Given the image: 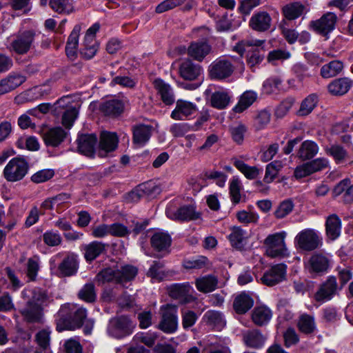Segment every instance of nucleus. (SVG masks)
Here are the masks:
<instances>
[{"mask_svg":"<svg viewBox=\"0 0 353 353\" xmlns=\"http://www.w3.org/2000/svg\"><path fill=\"white\" fill-rule=\"evenodd\" d=\"M87 317V310L84 307L75 309L69 304L63 305L59 309L57 318V330H74L81 327Z\"/></svg>","mask_w":353,"mask_h":353,"instance_id":"1","label":"nucleus"},{"mask_svg":"<svg viewBox=\"0 0 353 353\" xmlns=\"http://www.w3.org/2000/svg\"><path fill=\"white\" fill-rule=\"evenodd\" d=\"M264 43V40L244 39L236 44L234 50L240 55L241 58L245 52H247L248 65L253 68L260 64L265 57V50L262 47Z\"/></svg>","mask_w":353,"mask_h":353,"instance_id":"2","label":"nucleus"},{"mask_svg":"<svg viewBox=\"0 0 353 353\" xmlns=\"http://www.w3.org/2000/svg\"><path fill=\"white\" fill-rule=\"evenodd\" d=\"M46 293L41 289H34L31 298L20 310L24 320L29 323H39L43 316V304L47 300Z\"/></svg>","mask_w":353,"mask_h":353,"instance_id":"3","label":"nucleus"},{"mask_svg":"<svg viewBox=\"0 0 353 353\" xmlns=\"http://www.w3.org/2000/svg\"><path fill=\"white\" fill-rule=\"evenodd\" d=\"M232 59V57L223 56L212 61L208 67L210 79L221 81L231 77L235 70Z\"/></svg>","mask_w":353,"mask_h":353,"instance_id":"4","label":"nucleus"},{"mask_svg":"<svg viewBox=\"0 0 353 353\" xmlns=\"http://www.w3.org/2000/svg\"><path fill=\"white\" fill-rule=\"evenodd\" d=\"M135 327L134 324L126 316H118L110 319L107 332L108 334L116 339H122L130 335Z\"/></svg>","mask_w":353,"mask_h":353,"instance_id":"5","label":"nucleus"},{"mask_svg":"<svg viewBox=\"0 0 353 353\" xmlns=\"http://www.w3.org/2000/svg\"><path fill=\"white\" fill-rule=\"evenodd\" d=\"M28 168V163L25 159L20 157H14L5 167L3 176L8 181H19L26 175Z\"/></svg>","mask_w":353,"mask_h":353,"instance_id":"6","label":"nucleus"},{"mask_svg":"<svg viewBox=\"0 0 353 353\" xmlns=\"http://www.w3.org/2000/svg\"><path fill=\"white\" fill-rule=\"evenodd\" d=\"M294 241L298 248L306 252L313 251L322 245L321 238L312 229H305L301 231L296 236Z\"/></svg>","mask_w":353,"mask_h":353,"instance_id":"7","label":"nucleus"},{"mask_svg":"<svg viewBox=\"0 0 353 353\" xmlns=\"http://www.w3.org/2000/svg\"><path fill=\"white\" fill-rule=\"evenodd\" d=\"M161 320L158 327L165 333H173L177 329V307L171 304L163 305L160 308Z\"/></svg>","mask_w":353,"mask_h":353,"instance_id":"8","label":"nucleus"},{"mask_svg":"<svg viewBox=\"0 0 353 353\" xmlns=\"http://www.w3.org/2000/svg\"><path fill=\"white\" fill-rule=\"evenodd\" d=\"M286 234L278 232L268 236L264 243L267 246V255L272 257H283L286 255L287 248L285 243Z\"/></svg>","mask_w":353,"mask_h":353,"instance_id":"9","label":"nucleus"},{"mask_svg":"<svg viewBox=\"0 0 353 353\" xmlns=\"http://www.w3.org/2000/svg\"><path fill=\"white\" fill-rule=\"evenodd\" d=\"M168 291L169 296L181 304L190 303L196 299L192 294L193 289L188 283L172 284L168 288Z\"/></svg>","mask_w":353,"mask_h":353,"instance_id":"10","label":"nucleus"},{"mask_svg":"<svg viewBox=\"0 0 353 353\" xmlns=\"http://www.w3.org/2000/svg\"><path fill=\"white\" fill-rule=\"evenodd\" d=\"M35 37L32 30L19 33L10 43L11 50L18 54H26L33 47Z\"/></svg>","mask_w":353,"mask_h":353,"instance_id":"11","label":"nucleus"},{"mask_svg":"<svg viewBox=\"0 0 353 353\" xmlns=\"http://www.w3.org/2000/svg\"><path fill=\"white\" fill-rule=\"evenodd\" d=\"M337 21L336 15L333 12H327L320 19L312 21L310 28L321 36L326 37L335 28Z\"/></svg>","mask_w":353,"mask_h":353,"instance_id":"12","label":"nucleus"},{"mask_svg":"<svg viewBox=\"0 0 353 353\" xmlns=\"http://www.w3.org/2000/svg\"><path fill=\"white\" fill-rule=\"evenodd\" d=\"M286 269L287 266L283 263L273 265L264 272L261 278V283L267 286H274L281 283L285 279Z\"/></svg>","mask_w":353,"mask_h":353,"instance_id":"13","label":"nucleus"},{"mask_svg":"<svg viewBox=\"0 0 353 353\" xmlns=\"http://www.w3.org/2000/svg\"><path fill=\"white\" fill-rule=\"evenodd\" d=\"M337 290L336 279L334 276H330L315 293L314 298L316 301L323 302L330 300Z\"/></svg>","mask_w":353,"mask_h":353,"instance_id":"14","label":"nucleus"},{"mask_svg":"<svg viewBox=\"0 0 353 353\" xmlns=\"http://www.w3.org/2000/svg\"><path fill=\"white\" fill-rule=\"evenodd\" d=\"M212 50L211 46L203 41L192 42L187 49L189 57L197 61H202Z\"/></svg>","mask_w":353,"mask_h":353,"instance_id":"15","label":"nucleus"},{"mask_svg":"<svg viewBox=\"0 0 353 353\" xmlns=\"http://www.w3.org/2000/svg\"><path fill=\"white\" fill-rule=\"evenodd\" d=\"M203 71L202 67L190 59H185L179 66L180 76L188 81L196 79Z\"/></svg>","mask_w":353,"mask_h":353,"instance_id":"16","label":"nucleus"},{"mask_svg":"<svg viewBox=\"0 0 353 353\" xmlns=\"http://www.w3.org/2000/svg\"><path fill=\"white\" fill-rule=\"evenodd\" d=\"M99 110L105 116L117 117L123 113L124 103L119 99L107 100L100 104Z\"/></svg>","mask_w":353,"mask_h":353,"instance_id":"17","label":"nucleus"},{"mask_svg":"<svg viewBox=\"0 0 353 353\" xmlns=\"http://www.w3.org/2000/svg\"><path fill=\"white\" fill-rule=\"evenodd\" d=\"M97 141V136L94 134L80 135L77 139L79 152L88 157L93 156Z\"/></svg>","mask_w":353,"mask_h":353,"instance_id":"18","label":"nucleus"},{"mask_svg":"<svg viewBox=\"0 0 353 353\" xmlns=\"http://www.w3.org/2000/svg\"><path fill=\"white\" fill-rule=\"evenodd\" d=\"M25 81L26 77L20 74H10L0 81V96L16 89Z\"/></svg>","mask_w":353,"mask_h":353,"instance_id":"19","label":"nucleus"},{"mask_svg":"<svg viewBox=\"0 0 353 353\" xmlns=\"http://www.w3.org/2000/svg\"><path fill=\"white\" fill-rule=\"evenodd\" d=\"M65 137L66 132L61 127L50 128L43 134L46 145L54 148L59 146Z\"/></svg>","mask_w":353,"mask_h":353,"instance_id":"20","label":"nucleus"},{"mask_svg":"<svg viewBox=\"0 0 353 353\" xmlns=\"http://www.w3.org/2000/svg\"><path fill=\"white\" fill-rule=\"evenodd\" d=\"M308 263L310 272L317 274L326 272L330 266L328 258L325 255L320 253L312 254Z\"/></svg>","mask_w":353,"mask_h":353,"instance_id":"21","label":"nucleus"},{"mask_svg":"<svg viewBox=\"0 0 353 353\" xmlns=\"http://www.w3.org/2000/svg\"><path fill=\"white\" fill-rule=\"evenodd\" d=\"M151 125L139 124L132 128V141L139 146L144 145L150 139L152 134Z\"/></svg>","mask_w":353,"mask_h":353,"instance_id":"22","label":"nucleus"},{"mask_svg":"<svg viewBox=\"0 0 353 353\" xmlns=\"http://www.w3.org/2000/svg\"><path fill=\"white\" fill-rule=\"evenodd\" d=\"M272 19L266 12H260L254 14L250 20V26L254 30L264 32L271 26Z\"/></svg>","mask_w":353,"mask_h":353,"instance_id":"23","label":"nucleus"},{"mask_svg":"<svg viewBox=\"0 0 353 353\" xmlns=\"http://www.w3.org/2000/svg\"><path fill=\"white\" fill-rule=\"evenodd\" d=\"M108 244L94 241L83 246L84 257L86 261L92 262L99 256L105 252Z\"/></svg>","mask_w":353,"mask_h":353,"instance_id":"24","label":"nucleus"},{"mask_svg":"<svg viewBox=\"0 0 353 353\" xmlns=\"http://www.w3.org/2000/svg\"><path fill=\"white\" fill-rule=\"evenodd\" d=\"M81 30V25L77 24L68 37L65 46V52L68 57L70 59H74L77 57V50L79 46V37Z\"/></svg>","mask_w":353,"mask_h":353,"instance_id":"25","label":"nucleus"},{"mask_svg":"<svg viewBox=\"0 0 353 353\" xmlns=\"http://www.w3.org/2000/svg\"><path fill=\"white\" fill-rule=\"evenodd\" d=\"M196 111V105L193 103L178 100L176 103L175 109L171 113V117L174 120H183Z\"/></svg>","mask_w":353,"mask_h":353,"instance_id":"26","label":"nucleus"},{"mask_svg":"<svg viewBox=\"0 0 353 353\" xmlns=\"http://www.w3.org/2000/svg\"><path fill=\"white\" fill-rule=\"evenodd\" d=\"M172 239L165 232H155L150 239L152 248L157 252H167L171 245Z\"/></svg>","mask_w":353,"mask_h":353,"instance_id":"27","label":"nucleus"},{"mask_svg":"<svg viewBox=\"0 0 353 353\" xmlns=\"http://www.w3.org/2000/svg\"><path fill=\"white\" fill-rule=\"evenodd\" d=\"M254 305V299L245 292L237 295L233 301V309L238 314H244Z\"/></svg>","mask_w":353,"mask_h":353,"instance_id":"28","label":"nucleus"},{"mask_svg":"<svg viewBox=\"0 0 353 353\" xmlns=\"http://www.w3.org/2000/svg\"><path fill=\"white\" fill-rule=\"evenodd\" d=\"M265 336L257 329L247 330L243 334L245 344L252 348H259L263 345Z\"/></svg>","mask_w":353,"mask_h":353,"instance_id":"29","label":"nucleus"},{"mask_svg":"<svg viewBox=\"0 0 353 353\" xmlns=\"http://www.w3.org/2000/svg\"><path fill=\"white\" fill-rule=\"evenodd\" d=\"M79 268L78 261L73 255L67 256L59 265L58 272L61 276H70L75 274Z\"/></svg>","mask_w":353,"mask_h":353,"instance_id":"30","label":"nucleus"},{"mask_svg":"<svg viewBox=\"0 0 353 353\" xmlns=\"http://www.w3.org/2000/svg\"><path fill=\"white\" fill-rule=\"evenodd\" d=\"M341 230V221L336 214L327 216L325 221L326 235L330 240L336 239Z\"/></svg>","mask_w":353,"mask_h":353,"instance_id":"31","label":"nucleus"},{"mask_svg":"<svg viewBox=\"0 0 353 353\" xmlns=\"http://www.w3.org/2000/svg\"><path fill=\"white\" fill-rule=\"evenodd\" d=\"M352 85V81L346 77L339 78L329 83L327 89L332 95H343Z\"/></svg>","mask_w":353,"mask_h":353,"instance_id":"32","label":"nucleus"},{"mask_svg":"<svg viewBox=\"0 0 353 353\" xmlns=\"http://www.w3.org/2000/svg\"><path fill=\"white\" fill-rule=\"evenodd\" d=\"M272 312L265 305L257 306L252 312V320L258 326L266 325L272 319Z\"/></svg>","mask_w":353,"mask_h":353,"instance_id":"33","label":"nucleus"},{"mask_svg":"<svg viewBox=\"0 0 353 353\" xmlns=\"http://www.w3.org/2000/svg\"><path fill=\"white\" fill-rule=\"evenodd\" d=\"M154 85L165 105H170L174 103V96L170 85L161 79H156L154 81Z\"/></svg>","mask_w":353,"mask_h":353,"instance_id":"34","label":"nucleus"},{"mask_svg":"<svg viewBox=\"0 0 353 353\" xmlns=\"http://www.w3.org/2000/svg\"><path fill=\"white\" fill-rule=\"evenodd\" d=\"M201 216L200 212L195 210L193 205H183L173 214L172 219L188 221L199 219Z\"/></svg>","mask_w":353,"mask_h":353,"instance_id":"35","label":"nucleus"},{"mask_svg":"<svg viewBox=\"0 0 353 353\" xmlns=\"http://www.w3.org/2000/svg\"><path fill=\"white\" fill-rule=\"evenodd\" d=\"M305 6L300 2H292L282 8V13L285 19L292 21L300 17L305 12Z\"/></svg>","mask_w":353,"mask_h":353,"instance_id":"36","label":"nucleus"},{"mask_svg":"<svg viewBox=\"0 0 353 353\" xmlns=\"http://www.w3.org/2000/svg\"><path fill=\"white\" fill-rule=\"evenodd\" d=\"M203 319L208 325L217 330H221L226 324L223 314L217 310H210L207 311L203 316Z\"/></svg>","mask_w":353,"mask_h":353,"instance_id":"37","label":"nucleus"},{"mask_svg":"<svg viewBox=\"0 0 353 353\" xmlns=\"http://www.w3.org/2000/svg\"><path fill=\"white\" fill-rule=\"evenodd\" d=\"M119 138L116 133L102 132L100 136L99 148L105 152L114 151L118 145Z\"/></svg>","mask_w":353,"mask_h":353,"instance_id":"38","label":"nucleus"},{"mask_svg":"<svg viewBox=\"0 0 353 353\" xmlns=\"http://www.w3.org/2000/svg\"><path fill=\"white\" fill-rule=\"evenodd\" d=\"M319 152L318 145L312 141H303L297 152V157L301 161L312 159Z\"/></svg>","mask_w":353,"mask_h":353,"instance_id":"39","label":"nucleus"},{"mask_svg":"<svg viewBox=\"0 0 353 353\" xmlns=\"http://www.w3.org/2000/svg\"><path fill=\"white\" fill-rule=\"evenodd\" d=\"M195 285L199 292L208 293L216 289L218 279L215 276L210 274L196 279Z\"/></svg>","mask_w":353,"mask_h":353,"instance_id":"40","label":"nucleus"},{"mask_svg":"<svg viewBox=\"0 0 353 353\" xmlns=\"http://www.w3.org/2000/svg\"><path fill=\"white\" fill-rule=\"evenodd\" d=\"M231 96L225 90L213 92L210 97V105L218 110L225 109L230 103Z\"/></svg>","mask_w":353,"mask_h":353,"instance_id":"41","label":"nucleus"},{"mask_svg":"<svg viewBox=\"0 0 353 353\" xmlns=\"http://www.w3.org/2000/svg\"><path fill=\"white\" fill-rule=\"evenodd\" d=\"M232 161L236 168L248 179H255L261 173V170L256 166H250L236 157L232 158Z\"/></svg>","mask_w":353,"mask_h":353,"instance_id":"42","label":"nucleus"},{"mask_svg":"<svg viewBox=\"0 0 353 353\" xmlns=\"http://www.w3.org/2000/svg\"><path fill=\"white\" fill-rule=\"evenodd\" d=\"M119 276L118 269L112 268H106L101 270L95 277V281L99 284H104L105 283L114 282L119 283Z\"/></svg>","mask_w":353,"mask_h":353,"instance_id":"43","label":"nucleus"},{"mask_svg":"<svg viewBox=\"0 0 353 353\" xmlns=\"http://www.w3.org/2000/svg\"><path fill=\"white\" fill-rule=\"evenodd\" d=\"M343 69V62L339 60H334L322 66L321 75L323 78H331L338 75Z\"/></svg>","mask_w":353,"mask_h":353,"instance_id":"44","label":"nucleus"},{"mask_svg":"<svg viewBox=\"0 0 353 353\" xmlns=\"http://www.w3.org/2000/svg\"><path fill=\"white\" fill-rule=\"evenodd\" d=\"M157 190H159V188L156 186L150 188V184H142L137 190L130 192L126 196V200L128 202H137L145 194H150Z\"/></svg>","mask_w":353,"mask_h":353,"instance_id":"45","label":"nucleus"},{"mask_svg":"<svg viewBox=\"0 0 353 353\" xmlns=\"http://www.w3.org/2000/svg\"><path fill=\"white\" fill-rule=\"evenodd\" d=\"M257 98L256 92L248 90L245 91L241 97L237 105L234 108L235 112L241 113L248 108Z\"/></svg>","mask_w":353,"mask_h":353,"instance_id":"46","label":"nucleus"},{"mask_svg":"<svg viewBox=\"0 0 353 353\" xmlns=\"http://www.w3.org/2000/svg\"><path fill=\"white\" fill-rule=\"evenodd\" d=\"M246 232L240 227H234L229 235V239L232 247L241 250L245 245Z\"/></svg>","mask_w":353,"mask_h":353,"instance_id":"47","label":"nucleus"},{"mask_svg":"<svg viewBox=\"0 0 353 353\" xmlns=\"http://www.w3.org/2000/svg\"><path fill=\"white\" fill-rule=\"evenodd\" d=\"M297 326L301 332L306 334H312L316 329L314 319L312 316L303 314L300 316Z\"/></svg>","mask_w":353,"mask_h":353,"instance_id":"48","label":"nucleus"},{"mask_svg":"<svg viewBox=\"0 0 353 353\" xmlns=\"http://www.w3.org/2000/svg\"><path fill=\"white\" fill-rule=\"evenodd\" d=\"M49 5L59 14H68L74 10L72 0H50Z\"/></svg>","mask_w":353,"mask_h":353,"instance_id":"49","label":"nucleus"},{"mask_svg":"<svg viewBox=\"0 0 353 353\" xmlns=\"http://www.w3.org/2000/svg\"><path fill=\"white\" fill-rule=\"evenodd\" d=\"M327 154L331 156L336 163H343L348 158L347 150L339 144H332L330 148L325 149Z\"/></svg>","mask_w":353,"mask_h":353,"instance_id":"50","label":"nucleus"},{"mask_svg":"<svg viewBox=\"0 0 353 353\" xmlns=\"http://www.w3.org/2000/svg\"><path fill=\"white\" fill-rule=\"evenodd\" d=\"M317 103V97L315 94H310L304 99L296 112L299 117H305L310 114Z\"/></svg>","mask_w":353,"mask_h":353,"instance_id":"51","label":"nucleus"},{"mask_svg":"<svg viewBox=\"0 0 353 353\" xmlns=\"http://www.w3.org/2000/svg\"><path fill=\"white\" fill-rule=\"evenodd\" d=\"M78 297L86 303H94L97 299L95 286L92 283L85 284L78 292Z\"/></svg>","mask_w":353,"mask_h":353,"instance_id":"52","label":"nucleus"},{"mask_svg":"<svg viewBox=\"0 0 353 353\" xmlns=\"http://www.w3.org/2000/svg\"><path fill=\"white\" fill-rule=\"evenodd\" d=\"M282 168L283 164L280 161H274L268 164L263 181L267 183L272 182Z\"/></svg>","mask_w":353,"mask_h":353,"instance_id":"53","label":"nucleus"},{"mask_svg":"<svg viewBox=\"0 0 353 353\" xmlns=\"http://www.w3.org/2000/svg\"><path fill=\"white\" fill-rule=\"evenodd\" d=\"M61 114H62V125L65 128L70 129L78 117L79 110L76 107H70L65 109Z\"/></svg>","mask_w":353,"mask_h":353,"instance_id":"54","label":"nucleus"},{"mask_svg":"<svg viewBox=\"0 0 353 353\" xmlns=\"http://www.w3.org/2000/svg\"><path fill=\"white\" fill-rule=\"evenodd\" d=\"M164 263L161 261H154L153 264L150 268L147 275L152 279L161 281L165 276L163 270Z\"/></svg>","mask_w":353,"mask_h":353,"instance_id":"55","label":"nucleus"},{"mask_svg":"<svg viewBox=\"0 0 353 353\" xmlns=\"http://www.w3.org/2000/svg\"><path fill=\"white\" fill-rule=\"evenodd\" d=\"M119 283L132 280L137 274V270L132 265H125L118 269Z\"/></svg>","mask_w":353,"mask_h":353,"instance_id":"56","label":"nucleus"},{"mask_svg":"<svg viewBox=\"0 0 353 353\" xmlns=\"http://www.w3.org/2000/svg\"><path fill=\"white\" fill-rule=\"evenodd\" d=\"M271 114L268 110H263L258 112L254 119V126L257 130L263 128L270 121Z\"/></svg>","mask_w":353,"mask_h":353,"instance_id":"57","label":"nucleus"},{"mask_svg":"<svg viewBox=\"0 0 353 353\" xmlns=\"http://www.w3.org/2000/svg\"><path fill=\"white\" fill-rule=\"evenodd\" d=\"M294 208V204L290 200L283 201L278 206L274 212V215L277 219H283L289 214Z\"/></svg>","mask_w":353,"mask_h":353,"instance_id":"58","label":"nucleus"},{"mask_svg":"<svg viewBox=\"0 0 353 353\" xmlns=\"http://www.w3.org/2000/svg\"><path fill=\"white\" fill-rule=\"evenodd\" d=\"M230 195L232 201L236 204L241 201V183L238 179H233L230 184Z\"/></svg>","mask_w":353,"mask_h":353,"instance_id":"59","label":"nucleus"},{"mask_svg":"<svg viewBox=\"0 0 353 353\" xmlns=\"http://www.w3.org/2000/svg\"><path fill=\"white\" fill-rule=\"evenodd\" d=\"M186 0H165L159 3L155 9L156 12L163 13L183 4Z\"/></svg>","mask_w":353,"mask_h":353,"instance_id":"60","label":"nucleus"},{"mask_svg":"<svg viewBox=\"0 0 353 353\" xmlns=\"http://www.w3.org/2000/svg\"><path fill=\"white\" fill-rule=\"evenodd\" d=\"M284 345L286 347H290L292 345H296L299 341V337L295 330L292 327H289L283 333Z\"/></svg>","mask_w":353,"mask_h":353,"instance_id":"61","label":"nucleus"},{"mask_svg":"<svg viewBox=\"0 0 353 353\" xmlns=\"http://www.w3.org/2000/svg\"><path fill=\"white\" fill-rule=\"evenodd\" d=\"M44 243L49 246H57L61 243L62 239L60 234L53 231H47L43 235Z\"/></svg>","mask_w":353,"mask_h":353,"instance_id":"62","label":"nucleus"},{"mask_svg":"<svg viewBox=\"0 0 353 353\" xmlns=\"http://www.w3.org/2000/svg\"><path fill=\"white\" fill-rule=\"evenodd\" d=\"M294 103V99L292 97L287 98L283 100L277 107L275 115L278 118L283 117L291 109Z\"/></svg>","mask_w":353,"mask_h":353,"instance_id":"63","label":"nucleus"},{"mask_svg":"<svg viewBox=\"0 0 353 353\" xmlns=\"http://www.w3.org/2000/svg\"><path fill=\"white\" fill-rule=\"evenodd\" d=\"M197 314L191 310L182 312V325L185 330L192 327L197 321Z\"/></svg>","mask_w":353,"mask_h":353,"instance_id":"64","label":"nucleus"}]
</instances>
